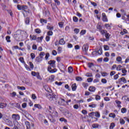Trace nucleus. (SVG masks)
Listing matches in <instances>:
<instances>
[{"label":"nucleus","mask_w":129,"mask_h":129,"mask_svg":"<svg viewBox=\"0 0 129 129\" xmlns=\"http://www.w3.org/2000/svg\"><path fill=\"white\" fill-rule=\"evenodd\" d=\"M105 27L106 28V29H108V30H110V29H111V27L108 24H105Z\"/></svg>","instance_id":"46"},{"label":"nucleus","mask_w":129,"mask_h":129,"mask_svg":"<svg viewBox=\"0 0 129 129\" xmlns=\"http://www.w3.org/2000/svg\"><path fill=\"white\" fill-rule=\"evenodd\" d=\"M96 90V88L93 86H90L89 88V91L91 92H94Z\"/></svg>","instance_id":"12"},{"label":"nucleus","mask_w":129,"mask_h":129,"mask_svg":"<svg viewBox=\"0 0 129 129\" xmlns=\"http://www.w3.org/2000/svg\"><path fill=\"white\" fill-rule=\"evenodd\" d=\"M35 60L36 61H37V62H38V63H40L43 60V58L40 57V56H39L36 57Z\"/></svg>","instance_id":"20"},{"label":"nucleus","mask_w":129,"mask_h":129,"mask_svg":"<svg viewBox=\"0 0 129 129\" xmlns=\"http://www.w3.org/2000/svg\"><path fill=\"white\" fill-rule=\"evenodd\" d=\"M7 103L1 102L0 103V108L4 109L5 107H7Z\"/></svg>","instance_id":"17"},{"label":"nucleus","mask_w":129,"mask_h":129,"mask_svg":"<svg viewBox=\"0 0 129 129\" xmlns=\"http://www.w3.org/2000/svg\"><path fill=\"white\" fill-rule=\"evenodd\" d=\"M11 105H14V106H15V107H17V108H19V109H21V105H20V104L18 103H12L11 104Z\"/></svg>","instance_id":"13"},{"label":"nucleus","mask_w":129,"mask_h":129,"mask_svg":"<svg viewBox=\"0 0 129 129\" xmlns=\"http://www.w3.org/2000/svg\"><path fill=\"white\" fill-rule=\"evenodd\" d=\"M101 83L105 84V83H107V81L105 79H102Z\"/></svg>","instance_id":"55"},{"label":"nucleus","mask_w":129,"mask_h":129,"mask_svg":"<svg viewBox=\"0 0 129 129\" xmlns=\"http://www.w3.org/2000/svg\"><path fill=\"white\" fill-rule=\"evenodd\" d=\"M92 55H93V57H95L97 55H98L97 51H94L92 52Z\"/></svg>","instance_id":"39"},{"label":"nucleus","mask_w":129,"mask_h":129,"mask_svg":"<svg viewBox=\"0 0 129 129\" xmlns=\"http://www.w3.org/2000/svg\"><path fill=\"white\" fill-rule=\"evenodd\" d=\"M35 33H41V30L39 28L35 29Z\"/></svg>","instance_id":"63"},{"label":"nucleus","mask_w":129,"mask_h":129,"mask_svg":"<svg viewBox=\"0 0 129 129\" xmlns=\"http://www.w3.org/2000/svg\"><path fill=\"white\" fill-rule=\"evenodd\" d=\"M27 107V103H24L22 104V108H26Z\"/></svg>","instance_id":"64"},{"label":"nucleus","mask_w":129,"mask_h":129,"mask_svg":"<svg viewBox=\"0 0 129 129\" xmlns=\"http://www.w3.org/2000/svg\"><path fill=\"white\" fill-rule=\"evenodd\" d=\"M119 122H120V124L122 125V124H124V123H125V121H124V120H123V119H122V118H120Z\"/></svg>","instance_id":"31"},{"label":"nucleus","mask_w":129,"mask_h":129,"mask_svg":"<svg viewBox=\"0 0 129 129\" xmlns=\"http://www.w3.org/2000/svg\"><path fill=\"white\" fill-rule=\"evenodd\" d=\"M36 77L37 79H39V80H42V78H41V76H40V74H39V73L36 75Z\"/></svg>","instance_id":"58"},{"label":"nucleus","mask_w":129,"mask_h":129,"mask_svg":"<svg viewBox=\"0 0 129 129\" xmlns=\"http://www.w3.org/2000/svg\"><path fill=\"white\" fill-rule=\"evenodd\" d=\"M46 28L48 30H49V31L47 32V33H53L52 31L54 30V26H50L49 25H47L46 26Z\"/></svg>","instance_id":"8"},{"label":"nucleus","mask_w":129,"mask_h":129,"mask_svg":"<svg viewBox=\"0 0 129 129\" xmlns=\"http://www.w3.org/2000/svg\"><path fill=\"white\" fill-rule=\"evenodd\" d=\"M86 76L87 77H92V73H87V74H86Z\"/></svg>","instance_id":"57"},{"label":"nucleus","mask_w":129,"mask_h":129,"mask_svg":"<svg viewBox=\"0 0 129 129\" xmlns=\"http://www.w3.org/2000/svg\"><path fill=\"white\" fill-rule=\"evenodd\" d=\"M30 39H31V40H36V39H37V37L36 36V35L32 36V35H30Z\"/></svg>","instance_id":"41"},{"label":"nucleus","mask_w":129,"mask_h":129,"mask_svg":"<svg viewBox=\"0 0 129 129\" xmlns=\"http://www.w3.org/2000/svg\"><path fill=\"white\" fill-rule=\"evenodd\" d=\"M19 60L20 61V62H21V63H23V64H25L26 63L25 61H24V57H20L19 58Z\"/></svg>","instance_id":"53"},{"label":"nucleus","mask_w":129,"mask_h":129,"mask_svg":"<svg viewBox=\"0 0 129 129\" xmlns=\"http://www.w3.org/2000/svg\"><path fill=\"white\" fill-rule=\"evenodd\" d=\"M121 112L122 113H125L126 112V108H122L121 109Z\"/></svg>","instance_id":"40"},{"label":"nucleus","mask_w":129,"mask_h":129,"mask_svg":"<svg viewBox=\"0 0 129 129\" xmlns=\"http://www.w3.org/2000/svg\"><path fill=\"white\" fill-rule=\"evenodd\" d=\"M68 71L69 73H72L73 72V68L72 67H70L68 69Z\"/></svg>","instance_id":"26"},{"label":"nucleus","mask_w":129,"mask_h":129,"mask_svg":"<svg viewBox=\"0 0 129 129\" xmlns=\"http://www.w3.org/2000/svg\"><path fill=\"white\" fill-rule=\"evenodd\" d=\"M121 57L120 56H117V58H116V61L117 62H121Z\"/></svg>","instance_id":"50"},{"label":"nucleus","mask_w":129,"mask_h":129,"mask_svg":"<svg viewBox=\"0 0 129 129\" xmlns=\"http://www.w3.org/2000/svg\"><path fill=\"white\" fill-rule=\"evenodd\" d=\"M25 124L26 125L27 129H31V124H30V122L28 121H25Z\"/></svg>","instance_id":"16"},{"label":"nucleus","mask_w":129,"mask_h":129,"mask_svg":"<svg viewBox=\"0 0 129 129\" xmlns=\"http://www.w3.org/2000/svg\"><path fill=\"white\" fill-rule=\"evenodd\" d=\"M97 53H98V55H101V54H102V48H99L97 51Z\"/></svg>","instance_id":"30"},{"label":"nucleus","mask_w":129,"mask_h":129,"mask_svg":"<svg viewBox=\"0 0 129 129\" xmlns=\"http://www.w3.org/2000/svg\"><path fill=\"white\" fill-rule=\"evenodd\" d=\"M54 1L55 4H57V6H60L61 4V3L58 0H54Z\"/></svg>","instance_id":"56"},{"label":"nucleus","mask_w":129,"mask_h":129,"mask_svg":"<svg viewBox=\"0 0 129 129\" xmlns=\"http://www.w3.org/2000/svg\"><path fill=\"white\" fill-rule=\"evenodd\" d=\"M96 28L101 33H105V32H106V31L102 30V26H101L99 23L97 24Z\"/></svg>","instance_id":"5"},{"label":"nucleus","mask_w":129,"mask_h":129,"mask_svg":"<svg viewBox=\"0 0 129 129\" xmlns=\"http://www.w3.org/2000/svg\"><path fill=\"white\" fill-rule=\"evenodd\" d=\"M65 43L64 38H61L59 41L58 44H59V45H65Z\"/></svg>","instance_id":"19"},{"label":"nucleus","mask_w":129,"mask_h":129,"mask_svg":"<svg viewBox=\"0 0 129 129\" xmlns=\"http://www.w3.org/2000/svg\"><path fill=\"white\" fill-rule=\"evenodd\" d=\"M7 12H8V14H9L10 15L11 17H13V16L14 15L13 14V11H12L11 10H8Z\"/></svg>","instance_id":"52"},{"label":"nucleus","mask_w":129,"mask_h":129,"mask_svg":"<svg viewBox=\"0 0 129 129\" xmlns=\"http://www.w3.org/2000/svg\"><path fill=\"white\" fill-rule=\"evenodd\" d=\"M49 57H50V53H49V52H47L45 54V60H48V59L49 58Z\"/></svg>","instance_id":"38"},{"label":"nucleus","mask_w":129,"mask_h":129,"mask_svg":"<svg viewBox=\"0 0 129 129\" xmlns=\"http://www.w3.org/2000/svg\"><path fill=\"white\" fill-rule=\"evenodd\" d=\"M45 56V52H41L39 54V56L43 59V57Z\"/></svg>","instance_id":"42"},{"label":"nucleus","mask_w":129,"mask_h":129,"mask_svg":"<svg viewBox=\"0 0 129 129\" xmlns=\"http://www.w3.org/2000/svg\"><path fill=\"white\" fill-rule=\"evenodd\" d=\"M34 107H36V108H38V109H42V106L40 104H35L34 105Z\"/></svg>","instance_id":"25"},{"label":"nucleus","mask_w":129,"mask_h":129,"mask_svg":"<svg viewBox=\"0 0 129 129\" xmlns=\"http://www.w3.org/2000/svg\"><path fill=\"white\" fill-rule=\"evenodd\" d=\"M51 115H52V116H55V117H57L58 116V112H57V111H53L51 113Z\"/></svg>","instance_id":"27"},{"label":"nucleus","mask_w":129,"mask_h":129,"mask_svg":"<svg viewBox=\"0 0 129 129\" xmlns=\"http://www.w3.org/2000/svg\"><path fill=\"white\" fill-rule=\"evenodd\" d=\"M5 122L8 126H13V121L10 119H8Z\"/></svg>","instance_id":"10"},{"label":"nucleus","mask_w":129,"mask_h":129,"mask_svg":"<svg viewBox=\"0 0 129 129\" xmlns=\"http://www.w3.org/2000/svg\"><path fill=\"white\" fill-rule=\"evenodd\" d=\"M24 66H25L26 69H27V70H28V71H31V69L29 68V66H28L27 65V64H26V63H24Z\"/></svg>","instance_id":"47"},{"label":"nucleus","mask_w":129,"mask_h":129,"mask_svg":"<svg viewBox=\"0 0 129 129\" xmlns=\"http://www.w3.org/2000/svg\"><path fill=\"white\" fill-rule=\"evenodd\" d=\"M101 74L102 76H103L104 77H105V76H107V75H108V74L105 72L101 73Z\"/></svg>","instance_id":"59"},{"label":"nucleus","mask_w":129,"mask_h":129,"mask_svg":"<svg viewBox=\"0 0 129 129\" xmlns=\"http://www.w3.org/2000/svg\"><path fill=\"white\" fill-rule=\"evenodd\" d=\"M30 57L31 58V59H35V57H36V56L35 55V53H31L30 54Z\"/></svg>","instance_id":"51"},{"label":"nucleus","mask_w":129,"mask_h":129,"mask_svg":"<svg viewBox=\"0 0 129 129\" xmlns=\"http://www.w3.org/2000/svg\"><path fill=\"white\" fill-rule=\"evenodd\" d=\"M39 73H36L35 72H32L31 74L32 76H37Z\"/></svg>","instance_id":"60"},{"label":"nucleus","mask_w":129,"mask_h":129,"mask_svg":"<svg viewBox=\"0 0 129 129\" xmlns=\"http://www.w3.org/2000/svg\"><path fill=\"white\" fill-rule=\"evenodd\" d=\"M55 72H57V69H51L49 71V73H55Z\"/></svg>","instance_id":"43"},{"label":"nucleus","mask_w":129,"mask_h":129,"mask_svg":"<svg viewBox=\"0 0 129 129\" xmlns=\"http://www.w3.org/2000/svg\"><path fill=\"white\" fill-rule=\"evenodd\" d=\"M103 47L105 51H108V50H109V46H108V45H104Z\"/></svg>","instance_id":"33"},{"label":"nucleus","mask_w":129,"mask_h":129,"mask_svg":"<svg viewBox=\"0 0 129 129\" xmlns=\"http://www.w3.org/2000/svg\"><path fill=\"white\" fill-rule=\"evenodd\" d=\"M109 117H112V118H115V114H114V113H110L109 114Z\"/></svg>","instance_id":"28"},{"label":"nucleus","mask_w":129,"mask_h":129,"mask_svg":"<svg viewBox=\"0 0 129 129\" xmlns=\"http://www.w3.org/2000/svg\"><path fill=\"white\" fill-rule=\"evenodd\" d=\"M6 40L7 42H11V40H10L11 37L7 36H6Z\"/></svg>","instance_id":"54"},{"label":"nucleus","mask_w":129,"mask_h":129,"mask_svg":"<svg viewBox=\"0 0 129 129\" xmlns=\"http://www.w3.org/2000/svg\"><path fill=\"white\" fill-rule=\"evenodd\" d=\"M121 65L119 64L117 67H116V70L117 71H120V70H121V69L120 68H121Z\"/></svg>","instance_id":"48"},{"label":"nucleus","mask_w":129,"mask_h":129,"mask_svg":"<svg viewBox=\"0 0 129 129\" xmlns=\"http://www.w3.org/2000/svg\"><path fill=\"white\" fill-rule=\"evenodd\" d=\"M102 35H105L106 41H108V40H109V37H110V35L109 34V33H102Z\"/></svg>","instance_id":"11"},{"label":"nucleus","mask_w":129,"mask_h":129,"mask_svg":"<svg viewBox=\"0 0 129 129\" xmlns=\"http://www.w3.org/2000/svg\"><path fill=\"white\" fill-rule=\"evenodd\" d=\"M76 80L77 81H81L82 80V78H81V77H76Z\"/></svg>","instance_id":"44"},{"label":"nucleus","mask_w":129,"mask_h":129,"mask_svg":"<svg viewBox=\"0 0 129 129\" xmlns=\"http://www.w3.org/2000/svg\"><path fill=\"white\" fill-rule=\"evenodd\" d=\"M95 116L96 117H98V118L100 117V113H99V112H95Z\"/></svg>","instance_id":"49"},{"label":"nucleus","mask_w":129,"mask_h":129,"mask_svg":"<svg viewBox=\"0 0 129 129\" xmlns=\"http://www.w3.org/2000/svg\"><path fill=\"white\" fill-rule=\"evenodd\" d=\"M46 97L50 101H55L56 104H58V105H63L65 102V100L64 99H59L58 101L57 100V96L55 94H52V95L50 94H46Z\"/></svg>","instance_id":"1"},{"label":"nucleus","mask_w":129,"mask_h":129,"mask_svg":"<svg viewBox=\"0 0 129 129\" xmlns=\"http://www.w3.org/2000/svg\"><path fill=\"white\" fill-rule=\"evenodd\" d=\"M40 24H42V25H44V24H47V20L41 18L40 20Z\"/></svg>","instance_id":"18"},{"label":"nucleus","mask_w":129,"mask_h":129,"mask_svg":"<svg viewBox=\"0 0 129 129\" xmlns=\"http://www.w3.org/2000/svg\"><path fill=\"white\" fill-rule=\"evenodd\" d=\"M88 48H89L88 43L84 44L82 47V50L85 53H87V51H88Z\"/></svg>","instance_id":"2"},{"label":"nucleus","mask_w":129,"mask_h":129,"mask_svg":"<svg viewBox=\"0 0 129 129\" xmlns=\"http://www.w3.org/2000/svg\"><path fill=\"white\" fill-rule=\"evenodd\" d=\"M55 80V76L54 75H52L50 77H49L48 79V81L49 82H53Z\"/></svg>","instance_id":"14"},{"label":"nucleus","mask_w":129,"mask_h":129,"mask_svg":"<svg viewBox=\"0 0 129 129\" xmlns=\"http://www.w3.org/2000/svg\"><path fill=\"white\" fill-rule=\"evenodd\" d=\"M28 9H29L28 6L23 5L22 11H24V12H27V10H28Z\"/></svg>","instance_id":"22"},{"label":"nucleus","mask_w":129,"mask_h":129,"mask_svg":"<svg viewBox=\"0 0 129 129\" xmlns=\"http://www.w3.org/2000/svg\"><path fill=\"white\" fill-rule=\"evenodd\" d=\"M77 89V86H76V83H74L72 85V90L73 91H76Z\"/></svg>","instance_id":"15"},{"label":"nucleus","mask_w":129,"mask_h":129,"mask_svg":"<svg viewBox=\"0 0 129 129\" xmlns=\"http://www.w3.org/2000/svg\"><path fill=\"white\" fill-rule=\"evenodd\" d=\"M17 9L19 11H22L23 9V5H17Z\"/></svg>","instance_id":"36"},{"label":"nucleus","mask_w":129,"mask_h":129,"mask_svg":"<svg viewBox=\"0 0 129 129\" xmlns=\"http://www.w3.org/2000/svg\"><path fill=\"white\" fill-rule=\"evenodd\" d=\"M119 82H120L121 81H122L123 83H126V80L125 78L122 77L120 79L118 80Z\"/></svg>","instance_id":"21"},{"label":"nucleus","mask_w":129,"mask_h":129,"mask_svg":"<svg viewBox=\"0 0 129 129\" xmlns=\"http://www.w3.org/2000/svg\"><path fill=\"white\" fill-rule=\"evenodd\" d=\"M82 86L85 88V89H87V87H88V83L83 82L82 83Z\"/></svg>","instance_id":"23"},{"label":"nucleus","mask_w":129,"mask_h":129,"mask_svg":"<svg viewBox=\"0 0 129 129\" xmlns=\"http://www.w3.org/2000/svg\"><path fill=\"white\" fill-rule=\"evenodd\" d=\"M53 116H54L52 115L51 114H50L48 116L49 120L51 122H55V121H56V119H55V118H54Z\"/></svg>","instance_id":"6"},{"label":"nucleus","mask_w":129,"mask_h":129,"mask_svg":"<svg viewBox=\"0 0 129 129\" xmlns=\"http://www.w3.org/2000/svg\"><path fill=\"white\" fill-rule=\"evenodd\" d=\"M55 63H56V61L55 60H50L48 61V64L50 65V66H51L52 68H55Z\"/></svg>","instance_id":"7"},{"label":"nucleus","mask_w":129,"mask_h":129,"mask_svg":"<svg viewBox=\"0 0 129 129\" xmlns=\"http://www.w3.org/2000/svg\"><path fill=\"white\" fill-rule=\"evenodd\" d=\"M17 88L20 90H26V88L25 87L17 86Z\"/></svg>","instance_id":"37"},{"label":"nucleus","mask_w":129,"mask_h":129,"mask_svg":"<svg viewBox=\"0 0 129 129\" xmlns=\"http://www.w3.org/2000/svg\"><path fill=\"white\" fill-rule=\"evenodd\" d=\"M25 23L26 25H29V24H30V18L29 17L25 19Z\"/></svg>","instance_id":"24"},{"label":"nucleus","mask_w":129,"mask_h":129,"mask_svg":"<svg viewBox=\"0 0 129 129\" xmlns=\"http://www.w3.org/2000/svg\"><path fill=\"white\" fill-rule=\"evenodd\" d=\"M100 96L99 95H96L95 99L96 100H100Z\"/></svg>","instance_id":"62"},{"label":"nucleus","mask_w":129,"mask_h":129,"mask_svg":"<svg viewBox=\"0 0 129 129\" xmlns=\"http://www.w3.org/2000/svg\"><path fill=\"white\" fill-rule=\"evenodd\" d=\"M114 126H115V124L113 122L111 123L110 126H109V128L110 129H113V127H114Z\"/></svg>","instance_id":"35"},{"label":"nucleus","mask_w":129,"mask_h":129,"mask_svg":"<svg viewBox=\"0 0 129 129\" xmlns=\"http://www.w3.org/2000/svg\"><path fill=\"white\" fill-rule=\"evenodd\" d=\"M53 33H47V36L45 38L46 42H49L50 41V36H52Z\"/></svg>","instance_id":"9"},{"label":"nucleus","mask_w":129,"mask_h":129,"mask_svg":"<svg viewBox=\"0 0 129 129\" xmlns=\"http://www.w3.org/2000/svg\"><path fill=\"white\" fill-rule=\"evenodd\" d=\"M122 70V73L126 74V73L127 72V71L125 70V69H121Z\"/></svg>","instance_id":"61"},{"label":"nucleus","mask_w":129,"mask_h":129,"mask_svg":"<svg viewBox=\"0 0 129 129\" xmlns=\"http://www.w3.org/2000/svg\"><path fill=\"white\" fill-rule=\"evenodd\" d=\"M73 20L75 23H77V22H78V18L76 16H74L73 17Z\"/></svg>","instance_id":"32"},{"label":"nucleus","mask_w":129,"mask_h":129,"mask_svg":"<svg viewBox=\"0 0 129 129\" xmlns=\"http://www.w3.org/2000/svg\"><path fill=\"white\" fill-rule=\"evenodd\" d=\"M58 26H59V28H63V27L64 26V23L63 22H59Z\"/></svg>","instance_id":"45"},{"label":"nucleus","mask_w":129,"mask_h":129,"mask_svg":"<svg viewBox=\"0 0 129 129\" xmlns=\"http://www.w3.org/2000/svg\"><path fill=\"white\" fill-rule=\"evenodd\" d=\"M102 20L103 22H105L106 23L108 22V19H107V16H106V14H105L104 13H103L102 14Z\"/></svg>","instance_id":"4"},{"label":"nucleus","mask_w":129,"mask_h":129,"mask_svg":"<svg viewBox=\"0 0 129 129\" xmlns=\"http://www.w3.org/2000/svg\"><path fill=\"white\" fill-rule=\"evenodd\" d=\"M93 66H94V63H93V62H89L88 63V67H89V68H92Z\"/></svg>","instance_id":"29"},{"label":"nucleus","mask_w":129,"mask_h":129,"mask_svg":"<svg viewBox=\"0 0 129 129\" xmlns=\"http://www.w3.org/2000/svg\"><path fill=\"white\" fill-rule=\"evenodd\" d=\"M20 115L18 114H13L12 115V119L13 120H20Z\"/></svg>","instance_id":"3"},{"label":"nucleus","mask_w":129,"mask_h":129,"mask_svg":"<svg viewBox=\"0 0 129 129\" xmlns=\"http://www.w3.org/2000/svg\"><path fill=\"white\" fill-rule=\"evenodd\" d=\"M92 126L93 128H98V126H99V124L94 123L92 124Z\"/></svg>","instance_id":"34"}]
</instances>
